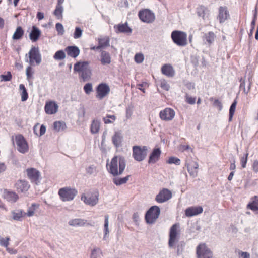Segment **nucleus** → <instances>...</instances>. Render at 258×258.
<instances>
[{
    "mask_svg": "<svg viewBox=\"0 0 258 258\" xmlns=\"http://www.w3.org/2000/svg\"><path fill=\"white\" fill-rule=\"evenodd\" d=\"M126 166L124 158L121 156H115L109 163L106 164V168L108 172L114 176L121 175Z\"/></svg>",
    "mask_w": 258,
    "mask_h": 258,
    "instance_id": "obj_1",
    "label": "nucleus"
},
{
    "mask_svg": "<svg viewBox=\"0 0 258 258\" xmlns=\"http://www.w3.org/2000/svg\"><path fill=\"white\" fill-rule=\"evenodd\" d=\"M89 65L88 61H80L74 65V70L79 73L80 77L84 81L88 80L91 77V71Z\"/></svg>",
    "mask_w": 258,
    "mask_h": 258,
    "instance_id": "obj_2",
    "label": "nucleus"
},
{
    "mask_svg": "<svg viewBox=\"0 0 258 258\" xmlns=\"http://www.w3.org/2000/svg\"><path fill=\"white\" fill-rule=\"evenodd\" d=\"M181 234L180 224L175 223L170 228L169 233L168 246L170 248H175Z\"/></svg>",
    "mask_w": 258,
    "mask_h": 258,
    "instance_id": "obj_3",
    "label": "nucleus"
},
{
    "mask_svg": "<svg viewBox=\"0 0 258 258\" xmlns=\"http://www.w3.org/2000/svg\"><path fill=\"white\" fill-rule=\"evenodd\" d=\"M172 41L180 46H184L187 44V34L179 30L173 31L171 35Z\"/></svg>",
    "mask_w": 258,
    "mask_h": 258,
    "instance_id": "obj_4",
    "label": "nucleus"
},
{
    "mask_svg": "<svg viewBox=\"0 0 258 258\" xmlns=\"http://www.w3.org/2000/svg\"><path fill=\"white\" fill-rule=\"evenodd\" d=\"M132 156L137 161L144 160L147 155L148 148L147 146H134L132 148Z\"/></svg>",
    "mask_w": 258,
    "mask_h": 258,
    "instance_id": "obj_5",
    "label": "nucleus"
},
{
    "mask_svg": "<svg viewBox=\"0 0 258 258\" xmlns=\"http://www.w3.org/2000/svg\"><path fill=\"white\" fill-rule=\"evenodd\" d=\"M160 214V209L157 206L151 207L145 214V220L147 223L153 224L158 218Z\"/></svg>",
    "mask_w": 258,
    "mask_h": 258,
    "instance_id": "obj_6",
    "label": "nucleus"
},
{
    "mask_svg": "<svg viewBox=\"0 0 258 258\" xmlns=\"http://www.w3.org/2000/svg\"><path fill=\"white\" fill-rule=\"evenodd\" d=\"M197 258H213L212 251L205 243L199 244L196 248Z\"/></svg>",
    "mask_w": 258,
    "mask_h": 258,
    "instance_id": "obj_7",
    "label": "nucleus"
},
{
    "mask_svg": "<svg viewBox=\"0 0 258 258\" xmlns=\"http://www.w3.org/2000/svg\"><path fill=\"white\" fill-rule=\"evenodd\" d=\"M185 166L190 176L194 177L198 175L199 164L196 159L192 157H187L185 161Z\"/></svg>",
    "mask_w": 258,
    "mask_h": 258,
    "instance_id": "obj_8",
    "label": "nucleus"
},
{
    "mask_svg": "<svg viewBox=\"0 0 258 258\" xmlns=\"http://www.w3.org/2000/svg\"><path fill=\"white\" fill-rule=\"evenodd\" d=\"M14 139L18 151L22 154L27 153L29 150V146L24 136L21 134H18L15 136Z\"/></svg>",
    "mask_w": 258,
    "mask_h": 258,
    "instance_id": "obj_9",
    "label": "nucleus"
},
{
    "mask_svg": "<svg viewBox=\"0 0 258 258\" xmlns=\"http://www.w3.org/2000/svg\"><path fill=\"white\" fill-rule=\"evenodd\" d=\"M96 91V98L99 100H102L109 94L110 89L108 85L102 83L97 86Z\"/></svg>",
    "mask_w": 258,
    "mask_h": 258,
    "instance_id": "obj_10",
    "label": "nucleus"
},
{
    "mask_svg": "<svg viewBox=\"0 0 258 258\" xmlns=\"http://www.w3.org/2000/svg\"><path fill=\"white\" fill-rule=\"evenodd\" d=\"M138 16L142 21L147 23H152L155 19L154 14L148 9L140 11Z\"/></svg>",
    "mask_w": 258,
    "mask_h": 258,
    "instance_id": "obj_11",
    "label": "nucleus"
},
{
    "mask_svg": "<svg viewBox=\"0 0 258 258\" xmlns=\"http://www.w3.org/2000/svg\"><path fill=\"white\" fill-rule=\"evenodd\" d=\"M29 62L31 65H34V63L38 65L41 61V55L39 53L38 48L33 47L29 52Z\"/></svg>",
    "mask_w": 258,
    "mask_h": 258,
    "instance_id": "obj_12",
    "label": "nucleus"
},
{
    "mask_svg": "<svg viewBox=\"0 0 258 258\" xmlns=\"http://www.w3.org/2000/svg\"><path fill=\"white\" fill-rule=\"evenodd\" d=\"M172 197V193L167 188H163L155 197V201L158 203H164Z\"/></svg>",
    "mask_w": 258,
    "mask_h": 258,
    "instance_id": "obj_13",
    "label": "nucleus"
},
{
    "mask_svg": "<svg viewBox=\"0 0 258 258\" xmlns=\"http://www.w3.org/2000/svg\"><path fill=\"white\" fill-rule=\"evenodd\" d=\"M27 177L31 182L37 184L41 176L40 172L34 168H29L26 170Z\"/></svg>",
    "mask_w": 258,
    "mask_h": 258,
    "instance_id": "obj_14",
    "label": "nucleus"
},
{
    "mask_svg": "<svg viewBox=\"0 0 258 258\" xmlns=\"http://www.w3.org/2000/svg\"><path fill=\"white\" fill-rule=\"evenodd\" d=\"M230 18V14L228 8L226 6H220L218 8L217 19L220 23H223Z\"/></svg>",
    "mask_w": 258,
    "mask_h": 258,
    "instance_id": "obj_15",
    "label": "nucleus"
},
{
    "mask_svg": "<svg viewBox=\"0 0 258 258\" xmlns=\"http://www.w3.org/2000/svg\"><path fill=\"white\" fill-rule=\"evenodd\" d=\"M159 116L162 120L170 121L172 120L175 116V111L170 108H166L160 111Z\"/></svg>",
    "mask_w": 258,
    "mask_h": 258,
    "instance_id": "obj_16",
    "label": "nucleus"
},
{
    "mask_svg": "<svg viewBox=\"0 0 258 258\" xmlns=\"http://www.w3.org/2000/svg\"><path fill=\"white\" fill-rule=\"evenodd\" d=\"M3 198L7 201L11 203L16 202L19 197L18 195L14 191L5 189L3 192Z\"/></svg>",
    "mask_w": 258,
    "mask_h": 258,
    "instance_id": "obj_17",
    "label": "nucleus"
},
{
    "mask_svg": "<svg viewBox=\"0 0 258 258\" xmlns=\"http://www.w3.org/2000/svg\"><path fill=\"white\" fill-rule=\"evenodd\" d=\"M58 106L57 104L53 101H47L45 105V111L47 114H54L58 110Z\"/></svg>",
    "mask_w": 258,
    "mask_h": 258,
    "instance_id": "obj_18",
    "label": "nucleus"
},
{
    "mask_svg": "<svg viewBox=\"0 0 258 258\" xmlns=\"http://www.w3.org/2000/svg\"><path fill=\"white\" fill-rule=\"evenodd\" d=\"M30 186L28 182L24 180H19L15 184V187L18 192L27 191Z\"/></svg>",
    "mask_w": 258,
    "mask_h": 258,
    "instance_id": "obj_19",
    "label": "nucleus"
},
{
    "mask_svg": "<svg viewBox=\"0 0 258 258\" xmlns=\"http://www.w3.org/2000/svg\"><path fill=\"white\" fill-rule=\"evenodd\" d=\"M203 211L201 206L190 207L185 211V214L187 217H190L202 213Z\"/></svg>",
    "mask_w": 258,
    "mask_h": 258,
    "instance_id": "obj_20",
    "label": "nucleus"
},
{
    "mask_svg": "<svg viewBox=\"0 0 258 258\" xmlns=\"http://www.w3.org/2000/svg\"><path fill=\"white\" fill-rule=\"evenodd\" d=\"M114 29L117 33H131L132 32V29L128 26L127 22L124 24L115 25L114 26Z\"/></svg>",
    "mask_w": 258,
    "mask_h": 258,
    "instance_id": "obj_21",
    "label": "nucleus"
},
{
    "mask_svg": "<svg viewBox=\"0 0 258 258\" xmlns=\"http://www.w3.org/2000/svg\"><path fill=\"white\" fill-rule=\"evenodd\" d=\"M68 224L74 227H83L91 225L87 220L81 218L72 219L68 222Z\"/></svg>",
    "mask_w": 258,
    "mask_h": 258,
    "instance_id": "obj_22",
    "label": "nucleus"
},
{
    "mask_svg": "<svg viewBox=\"0 0 258 258\" xmlns=\"http://www.w3.org/2000/svg\"><path fill=\"white\" fill-rule=\"evenodd\" d=\"M161 72L168 77H172L175 75L174 68L169 64H164L161 68Z\"/></svg>",
    "mask_w": 258,
    "mask_h": 258,
    "instance_id": "obj_23",
    "label": "nucleus"
},
{
    "mask_svg": "<svg viewBox=\"0 0 258 258\" xmlns=\"http://www.w3.org/2000/svg\"><path fill=\"white\" fill-rule=\"evenodd\" d=\"M81 199L85 204L92 206L96 205L98 200L96 195H92L88 197L85 194H83L81 196Z\"/></svg>",
    "mask_w": 258,
    "mask_h": 258,
    "instance_id": "obj_24",
    "label": "nucleus"
},
{
    "mask_svg": "<svg viewBox=\"0 0 258 258\" xmlns=\"http://www.w3.org/2000/svg\"><path fill=\"white\" fill-rule=\"evenodd\" d=\"M246 208L253 212L258 211V196H254L250 198V201L247 205Z\"/></svg>",
    "mask_w": 258,
    "mask_h": 258,
    "instance_id": "obj_25",
    "label": "nucleus"
},
{
    "mask_svg": "<svg viewBox=\"0 0 258 258\" xmlns=\"http://www.w3.org/2000/svg\"><path fill=\"white\" fill-rule=\"evenodd\" d=\"M196 11L198 16L201 17L204 20L210 15L208 8L203 5L198 6L197 8Z\"/></svg>",
    "mask_w": 258,
    "mask_h": 258,
    "instance_id": "obj_26",
    "label": "nucleus"
},
{
    "mask_svg": "<svg viewBox=\"0 0 258 258\" xmlns=\"http://www.w3.org/2000/svg\"><path fill=\"white\" fill-rule=\"evenodd\" d=\"M66 51L67 54L72 58L77 57L79 55L80 52L79 48L76 46H68L66 48Z\"/></svg>",
    "mask_w": 258,
    "mask_h": 258,
    "instance_id": "obj_27",
    "label": "nucleus"
},
{
    "mask_svg": "<svg viewBox=\"0 0 258 258\" xmlns=\"http://www.w3.org/2000/svg\"><path fill=\"white\" fill-rule=\"evenodd\" d=\"M122 140V136L120 131L115 132L114 135L112 137V141L114 145L116 147H118L121 145Z\"/></svg>",
    "mask_w": 258,
    "mask_h": 258,
    "instance_id": "obj_28",
    "label": "nucleus"
},
{
    "mask_svg": "<svg viewBox=\"0 0 258 258\" xmlns=\"http://www.w3.org/2000/svg\"><path fill=\"white\" fill-rule=\"evenodd\" d=\"M160 155L161 151L159 149H154L149 157L148 163H155L159 160Z\"/></svg>",
    "mask_w": 258,
    "mask_h": 258,
    "instance_id": "obj_29",
    "label": "nucleus"
},
{
    "mask_svg": "<svg viewBox=\"0 0 258 258\" xmlns=\"http://www.w3.org/2000/svg\"><path fill=\"white\" fill-rule=\"evenodd\" d=\"M111 58L110 54L105 51H102L100 55V62L102 65L109 64L111 62Z\"/></svg>",
    "mask_w": 258,
    "mask_h": 258,
    "instance_id": "obj_30",
    "label": "nucleus"
},
{
    "mask_svg": "<svg viewBox=\"0 0 258 258\" xmlns=\"http://www.w3.org/2000/svg\"><path fill=\"white\" fill-rule=\"evenodd\" d=\"M41 35V32L39 29L35 26H33L32 30L30 33V39L33 42H36L38 40Z\"/></svg>",
    "mask_w": 258,
    "mask_h": 258,
    "instance_id": "obj_31",
    "label": "nucleus"
},
{
    "mask_svg": "<svg viewBox=\"0 0 258 258\" xmlns=\"http://www.w3.org/2000/svg\"><path fill=\"white\" fill-rule=\"evenodd\" d=\"M77 193L78 191L75 188H66V201L72 200Z\"/></svg>",
    "mask_w": 258,
    "mask_h": 258,
    "instance_id": "obj_32",
    "label": "nucleus"
},
{
    "mask_svg": "<svg viewBox=\"0 0 258 258\" xmlns=\"http://www.w3.org/2000/svg\"><path fill=\"white\" fill-rule=\"evenodd\" d=\"M100 128V121L94 119L92 120L90 125V132L92 134H94L98 133Z\"/></svg>",
    "mask_w": 258,
    "mask_h": 258,
    "instance_id": "obj_33",
    "label": "nucleus"
},
{
    "mask_svg": "<svg viewBox=\"0 0 258 258\" xmlns=\"http://www.w3.org/2000/svg\"><path fill=\"white\" fill-rule=\"evenodd\" d=\"M63 0H58V3L56 6V9L54 11V15L58 18H62L63 8L62 4Z\"/></svg>",
    "mask_w": 258,
    "mask_h": 258,
    "instance_id": "obj_34",
    "label": "nucleus"
},
{
    "mask_svg": "<svg viewBox=\"0 0 258 258\" xmlns=\"http://www.w3.org/2000/svg\"><path fill=\"white\" fill-rule=\"evenodd\" d=\"M40 205L37 203H33L29 207L27 212L25 213L26 216L28 217H32L34 215L35 211L39 208Z\"/></svg>",
    "mask_w": 258,
    "mask_h": 258,
    "instance_id": "obj_35",
    "label": "nucleus"
},
{
    "mask_svg": "<svg viewBox=\"0 0 258 258\" xmlns=\"http://www.w3.org/2000/svg\"><path fill=\"white\" fill-rule=\"evenodd\" d=\"M13 218L15 220H20L21 218L26 216L25 212L22 210H18L12 212Z\"/></svg>",
    "mask_w": 258,
    "mask_h": 258,
    "instance_id": "obj_36",
    "label": "nucleus"
},
{
    "mask_svg": "<svg viewBox=\"0 0 258 258\" xmlns=\"http://www.w3.org/2000/svg\"><path fill=\"white\" fill-rule=\"evenodd\" d=\"M24 33V32L22 27L19 26L16 28V30L13 35V39L14 40H19L22 37Z\"/></svg>",
    "mask_w": 258,
    "mask_h": 258,
    "instance_id": "obj_37",
    "label": "nucleus"
},
{
    "mask_svg": "<svg viewBox=\"0 0 258 258\" xmlns=\"http://www.w3.org/2000/svg\"><path fill=\"white\" fill-rule=\"evenodd\" d=\"M19 89L21 91V100L22 101H26L28 98V94L27 92V90L24 84H20L19 85Z\"/></svg>",
    "mask_w": 258,
    "mask_h": 258,
    "instance_id": "obj_38",
    "label": "nucleus"
},
{
    "mask_svg": "<svg viewBox=\"0 0 258 258\" xmlns=\"http://www.w3.org/2000/svg\"><path fill=\"white\" fill-rule=\"evenodd\" d=\"M237 104V101L236 99H235L233 103H232L231 105L230 106V109H229V121H231L232 120L233 115L234 114L236 107Z\"/></svg>",
    "mask_w": 258,
    "mask_h": 258,
    "instance_id": "obj_39",
    "label": "nucleus"
},
{
    "mask_svg": "<svg viewBox=\"0 0 258 258\" xmlns=\"http://www.w3.org/2000/svg\"><path fill=\"white\" fill-rule=\"evenodd\" d=\"M98 42V45L97 46V49H100L109 45V40L108 38L99 39Z\"/></svg>",
    "mask_w": 258,
    "mask_h": 258,
    "instance_id": "obj_40",
    "label": "nucleus"
},
{
    "mask_svg": "<svg viewBox=\"0 0 258 258\" xmlns=\"http://www.w3.org/2000/svg\"><path fill=\"white\" fill-rule=\"evenodd\" d=\"M130 176H127L123 178H114L113 179V183L117 186L120 185L127 182Z\"/></svg>",
    "mask_w": 258,
    "mask_h": 258,
    "instance_id": "obj_41",
    "label": "nucleus"
},
{
    "mask_svg": "<svg viewBox=\"0 0 258 258\" xmlns=\"http://www.w3.org/2000/svg\"><path fill=\"white\" fill-rule=\"evenodd\" d=\"M204 37L207 42L210 44L214 42L215 35L213 32H209L205 35Z\"/></svg>",
    "mask_w": 258,
    "mask_h": 258,
    "instance_id": "obj_42",
    "label": "nucleus"
},
{
    "mask_svg": "<svg viewBox=\"0 0 258 258\" xmlns=\"http://www.w3.org/2000/svg\"><path fill=\"white\" fill-rule=\"evenodd\" d=\"M38 125H39V123H37L34 126V127H33L34 133V134H35L36 135H37L39 136H41L45 133L46 127L43 124L41 125L40 126V128L39 134H38L36 133V130L38 128Z\"/></svg>",
    "mask_w": 258,
    "mask_h": 258,
    "instance_id": "obj_43",
    "label": "nucleus"
},
{
    "mask_svg": "<svg viewBox=\"0 0 258 258\" xmlns=\"http://www.w3.org/2000/svg\"><path fill=\"white\" fill-rule=\"evenodd\" d=\"M116 119V116L114 115L107 114L106 117L103 118V121L105 124H109L113 123Z\"/></svg>",
    "mask_w": 258,
    "mask_h": 258,
    "instance_id": "obj_44",
    "label": "nucleus"
},
{
    "mask_svg": "<svg viewBox=\"0 0 258 258\" xmlns=\"http://www.w3.org/2000/svg\"><path fill=\"white\" fill-rule=\"evenodd\" d=\"M101 254L102 252L100 248H94L92 250L91 258H100Z\"/></svg>",
    "mask_w": 258,
    "mask_h": 258,
    "instance_id": "obj_45",
    "label": "nucleus"
},
{
    "mask_svg": "<svg viewBox=\"0 0 258 258\" xmlns=\"http://www.w3.org/2000/svg\"><path fill=\"white\" fill-rule=\"evenodd\" d=\"M53 57L55 60H62L64 58V52L62 50L57 51Z\"/></svg>",
    "mask_w": 258,
    "mask_h": 258,
    "instance_id": "obj_46",
    "label": "nucleus"
},
{
    "mask_svg": "<svg viewBox=\"0 0 258 258\" xmlns=\"http://www.w3.org/2000/svg\"><path fill=\"white\" fill-rule=\"evenodd\" d=\"M167 163L169 164H175V165H179L180 164V160L175 157H171L168 159Z\"/></svg>",
    "mask_w": 258,
    "mask_h": 258,
    "instance_id": "obj_47",
    "label": "nucleus"
},
{
    "mask_svg": "<svg viewBox=\"0 0 258 258\" xmlns=\"http://www.w3.org/2000/svg\"><path fill=\"white\" fill-rule=\"evenodd\" d=\"M10 238L7 237L6 238H0V245L6 248H7L9 245Z\"/></svg>",
    "mask_w": 258,
    "mask_h": 258,
    "instance_id": "obj_48",
    "label": "nucleus"
},
{
    "mask_svg": "<svg viewBox=\"0 0 258 258\" xmlns=\"http://www.w3.org/2000/svg\"><path fill=\"white\" fill-rule=\"evenodd\" d=\"M1 81H10L12 78V75L10 72H7V75H1L0 76Z\"/></svg>",
    "mask_w": 258,
    "mask_h": 258,
    "instance_id": "obj_49",
    "label": "nucleus"
},
{
    "mask_svg": "<svg viewBox=\"0 0 258 258\" xmlns=\"http://www.w3.org/2000/svg\"><path fill=\"white\" fill-rule=\"evenodd\" d=\"M34 73V72L33 71L32 68L30 66H28L26 68V76H27V79L28 80H30L33 78V74Z\"/></svg>",
    "mask_w": 258,
    "mask_h": 258,
    "instance_id": "obj_50",
    "label": "nucleus"
},
{
    "mask_svg": "<svg viewBox=\"0 0 258 258\" xmlns=\"http://www.w3.org/2000/svg\"><path fill=\"white\" fill-rule=\"evenodd\" d=\"M84 92L87 94H89L91 92L93 91V87L91 83H87L84 86Z\"/></svg>",
    "mask_w": 258,
    "mask_h": 258,
    "instance_id": "obj_51",
    "label": "nucleus"
},
{
    "mask_svg": "<svg viewBox=\"0 0 258 258\" xmlns=\"http://www.w3.org/2000/svg\"><path fill=\"white\" fill-rule=\"evenodd\" d=\"M135 61L138 63H141L143 61L144 57L142 53H137L135 56Z\"/></svg>",
    "mask_w": 258,
    "mask_h": 258,
    "instance_id": "obj_52",
    "label": "nucleus"
},
{
    "mask_svg": "<svg viewBox=\"0 0 258 258\" xmlns=\"http://www.w3.org/2000/svg\"><path fill=\"white\" fill-rule=\"evenodd\" d=\"M83 30L79 27H76L74 33V38L78 39L82 36Z\"/></svg>",
    "mask_w": 258,
    "mask_h": 258,
    "instance_id": "obj_53",
    "label": "nucleus"
},
{
    "mask_svg": "<svg viewBox=\"0 0 258 258\" xmlns=\"http://www.w3.org/2000/svg\"><path fill=\"white\" fill-rule=\"evenodd\" d=\"M160 87L164 90L168 91L170 88V85L165 80L161 81Z\"/></svg>",
    "mask_w": 258,
    "mask_h": 258,
    "instance_id": "obj_54",
    "label": "nucleus"
},
{
    "mask_svg": "<svg viewBox=\"0 0 258 258\" xmlns=\"http://www.w3.org/2000/svg\"><path fill=\"white\" fill-rule=\"evenodd\" d=\"M62 128V123L60 121H55L53 123V129L56 131L59 132Z\"/></svg>",
    "mask_w": 258,
    "mask_h": 258,
    "instance_id": "obj_55",
    "label": "nucleus"
},
{
    "mask_svg": "<svg viewBox=\"0 0 258 258\" xmlns=\"http://www.w3.org/2000/svg\"><path fill=\"white\" fill-rule=\"evenodd\" d=\"M248 156V153H246L245 154L244 157H242L240 159V163L241 164V166L242 168H245L246 165V163L247 162V158Z\"/></svg>",
    "mask_w": 258,
    "mask_h": 258,
    "instance_id": "obj_56",
    "label": "nucleus"
},
{
    "mask_svg": "<svg viewBox=\"0 0 258 258\" xmlns=\"http://www.w3.org/2000/svg\"><path fill=\"white\" fill-rule=\"evenodd\" d=\"M186 102L190 104H194L196 102V97H192L186 94L185 96Z\"/></svg>",
    "mask_w": 258,
    "mask_h": 258,
    "instance_id": "obj_57",
    "label": "nucleus"
},
{
    "mask_svg": "<svg viewBox=\"0 0 258 258\" xmlns=\"http://www.w3.org/2000/svg\"><path fill=\"white\" fill-rule=\"evenodd\" d=\"M108 219L109 216L106 215L105 216V221H104V229H105V233L106 235L108 232Z\"/></svg>",
    "mask_w": 258,
    "mask_h": 258,
    "instance_id": "obj_58",
    "label": "nucleus"
},
{
    "mask_svg": "<svg viewBox=\"0 0 258 258\" xmlns=\"http://www.w3.org/2000/svg\"><path fill=\"white\" fill-rule=\"evenodd\" d=\"M56 29L58 32V34L62 35L63 33V27L60 23H57L55 26Z\"/></svg>",
    "mask_w": 258,
    "mask_h": 258,
    "instance_id": "obj_59",
    "label": "nucleus"
},
{
    "mask_svg": "<svg viewBox=\"0 0 258 258\" xmlns=\"http://www.w3.org/2000/svg\"><path fill=\"white\" fill-rule=\"evenodd\" d=\"M214 106L217 107L219 110L222 108V104L218 99H215L213 102Z\"/></svg>",
    "mask_w": 258,
    "mask_h": 258,
    "instance_id": "obj_60",
    "label": "nucleus"
},
{
    "mask_svg": "<svg viewBox=\"0 0 258 258\" xmlns=\"http://www.w3.org/2000/svg\"><path fill=\"white\" fill-rule=\"evenodd\" d=\"M96 171V167L94 166H90L86 169V172L89 174H92Z\"/></svg>",
    "mask_w": 258,
    "mask_h": 258,
    "instance_id": "obj_61",
    "label": "nucleus"
},
{
    "mask_svg": "<svg viewBox=\"0 0 258 258\" xmlns=\"http://www.w3.org/2000/svg\"><path fill=\"white\" fill-rule=\"evenodd\" d=\"M252 169L255 172H258V160H254L252 164Z\"/></svg>",
    "mask_w": 258,
    "mask_h": 258,
    "instance_id": "obj_62",
    "label": "nucleus"
},
{
    "mask_svg": "<svg viewBox=\"0 0 258 258\" xmlns=\"http://www.w3.org/2000/svg\"><path fill=\"white\" fill-rule=\"evenodd\" d=\"M6 248V250L11 254H15L17 253V250L16 249L9 248L7 247Z\"/></svg>",
    "mask_w": 258,
    "mask_h": 258,
    "instance_id": "obj_63",
    "label": "nucleus"
},
{
    "mask_svg": "<svg viewBox=\"0 0 258 258\" xmlns=\"http://www.w3.org/2000/svg\"><path fill=\"white\" fill-rule=\"evenodd\" d=\"M240 255L242 258H250V255L247 252H241Z\"/></svg>",
    "mask_w": 258,
    "mask_h": 258,
    "instance_id": "obj_64",
    "label": "nucleus"
}]
</instances>
